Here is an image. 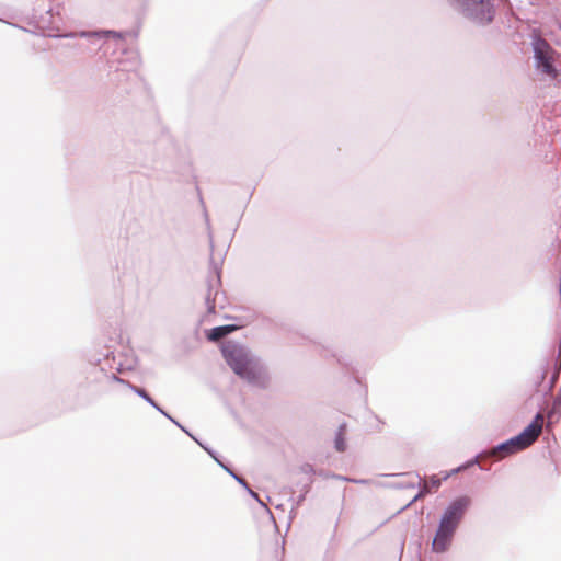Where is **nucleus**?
Segmentation results:
<instances>
[{
	"label": "nucleus",
	"mask_w": 561,
	"mask_h": 561,
	"mask_svg": "<svg viewBox=\"0 0 561 561\" xmlns=\"http://www.w3.org/2000/svg\"><path fill=\"white\" fill-rule=\"evenodd\" d=\"M136 392L141 396L142 398H145L147 401H149L150 403H153L151 398L146 393V391L144 389H139L137 388L136 389Z\"/></svg>",
	"instance_id": "1a4fd4ad"
},
{
	"label": "nucleus",
	"mask_w": 561,
	"mask_h": 561,
	"mask_svg": "<svg viewBox=\"0 0 561 561\" xmlns=\"http://www.w3.org/2000/svg\"><path fill=\"white\" fill-rule=\"evenodd\" d=\"M469 504V500L460 497L454 501L446 510L436 536L433 540V550L436 552H444L449 547L454 533L463 516V513Z\"/></svg>",
	"instance_id": "f257e3e1"
},
{
	"label": "nucleus",
	"mask_w": 561,
	"mask_h": 561,
	"mask_svg": "<svg viewBox=\"0 0 561 561\" xmlns=\"http://www.w3.org/2000/svg\"><path fill=\"white\" fill-rule=\"evenodd\" d=\"M542 426L543 415L538 413L533 422L520 434L493 448L491 455L503 458L529 447L541 434Z\"/></svg>",
	"instance_id": "f03ea898"
},
{
	"label": "nucleus",
	"mask_w": 561,
	"mask_h": 561,
	"mask_svg": "<svg viewBox=\"0 0 561 561\" xmlns=\"http://www.w3.org/2000/svg\"><path fill=\"white\" fill-rule=\"evenodd\" d=\"M222 355L234 374L241 378L249 381L257 378L259 373L255 364L240 345L231 342L225 344L222 346Z\"/></svg>",
	"instance_id": "7ed1b4c3"
},
{
	"label": "nucleus",
	"mask_w": 561,
	"mask_h": 561,
	"mask_svg": "<svg viewBox=\"0 0 561 561\" xmlns=\"http://www.w3.org/2000/svg\"><path fill=\"white\" fill-rule=\"evenodd\" d=\"M335 448L343 453L346 449L345 427L341 426L335 437Z\"/></svg>",
	"instance_id": "6e6552de"
},
{
	"label": "nucleus",
	"mask_w": 561,
	"mask_h": 561,
	"mask_svg": "<svg viewBox=\"0 0 561 561\" xmlns=\"http://www.w3.org/2000/svg\"><path fill=\"white\" fill-rule=\"evenodd\" d=\"M236 327L233 325H222V327H216L214 328L210 333L208 334V339L210 341H218L226 336L227 334L234 331Z\"/></svg>",
	"instance_id": "423d86ee"
},
{
	"label": "nucleus",
	"mask_w": 561,
	"mask_h": 561,
	"mask_svg": "<svg viewBox=\"0 0 561 561\" xmlns=\"http://www.w3.org/2000/svg\"><path fill=\"white\" fill-rule=\"evenodd\" d=\"M466 10L481 23H489L493 18L492 5L489 0H468Z\"/></svg>",
	"instance_id": "39448f33"
},
{
	"label": "nucleus",
	"mask_w": 561,
	"mask_h": 561,
	"mask_svg": "<svg viewBox=\"0 0 561 561\" xmlns=\"http://www.w3.org/2000/svg\"><path fill=\"white\" fill-rule=\"evenodd\" d=\"M440 483H442V479H439L435 476L431 477L428 480L424 481V484L420 492V495H422L424 493H431V492L436 491L440 486Z\"/></svg>",
	"instance_id": "0eeeda50"
},
{
	"label": "nucleus",
	"mask_w": 561,
	"mask_h": 561,
	"mask_svg": "<svg viewBox=\"0 0 561 561\" xmlns=\"http://www.w3.org/2000/svg\"><path fill=\"white\" fill-rule=\"evenodd\" d=\"M534 51L538 68L546 75L554 78L557 71L552 65V49L550 45L546 41L538 38L534 43Z\"/></svg>",
	"instance_id": "20e7f679"
}]
</instances>
